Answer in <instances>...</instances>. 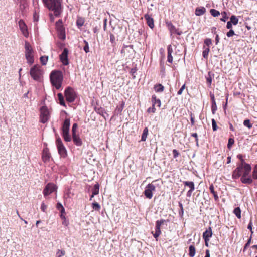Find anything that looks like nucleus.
<instances>
[{
    "instance_id": "27",
    "label": "nucleus",
    "mask_w": 257,
    "mask_h": 257,
    "mask_svg": "<svg viewBox=\"0 0 257 257\" xmlns=\"http://www.w3.org/2000/svg\"><path fill=\"white\" fill-rule=\"evenodd\" d=\"M209 190L211 193L213 195L215 200H217L218 199V196L217 195V193L214 191V186L213 184H211L210 186Z\"/></svg>"
},
{
    "instance_id": "59",
    "label": "nucleus",
    "mask_w": 257,
    "mask_h": 257,
    "mask_svg": "<svg viewBox=\"0 0 257 257\" xmlns=\"http://www.w3.org/2000/svg\"><path fill=\"white\" fill-rule=\"evenodd\" d=\"M252 221H251V220H250V221L248 225L247 228L250 230L251 234L253 233V231L252 230Z\"/></svg>"
},
{
    "instance_id": "49",
    "label": "nucleus",
    "mask_w": 257,
    "mask_h": 257,
    "mask_svg": "<svg viewBox=\"0 0 257 257\" xmlns=\"http://www.w3.org/2000/svg\"><path fill=\"white\" fill-rule=\"evenodd\" d=\"M204 44L208 46V47H209V46L212 44V40L210 38H206L204 40Z\"/></svg>"
},
{
    "instance_id": "22",
    "label": "nucleus",
    "mask_w": 257,
    "mask_h": 257,
    "mask_svg": "<svg viewBox=\"0 0 257 257\" xmlns=\"http://www.w3.org/2000/svg\"><path fill=\"white\" fill-rule=\"evenodd\" d=\"M152 101L153 105L155 106V104L157 105V106L160 107L161 102L159 99H157L155 95H153L152 96Z\"/></svg>"
},
{
    "instance_id": "18",
    "label": "nucleus",
    "mask_w": 257,
    "mask_h": 257,
    "mask_svg": "<svg viewBox=\"0 0 257 257\" xmlns=\"http://www.w3.org/2000/svg\"><path fill=\"white\" fill-rule=\"evenodd\" d=\"M144 18L146 21L147 24L148 26L153 29L154 27V20L149 14H146L144 15Z\"/></svg>"
},
{
    "instance_id": "7",
    "label": "nucleus",
    "mask_w": 257,
    "mask_h": 257,
    "mask_svg": "<svg viewBox=\"0 0 257 257\" xmlns=\"http://www.w3.org/2000/svg\"><path fill=\"white\" fill-rule=\"evenodd\" d=\"M66 101L71 103L74 101L76 97V93L71 87H67L64 92Z\"/></svg>"
},
{
    "instance_id": "53",
    "label": "nucleus",
    "mask_w": 257,
    "mask_h": 257,
    "mask_svg": "<svg viewBox=\"0 0 257 257\" xmlns=\"http://www.w3.org/2000/svg\"><path fill=\"white\" fill-rule=\"evenodd\" d=\"M161 234V231H155V233H153V236L154 237V238L156 240H157L158 237Z\"/></svg>"
},
{
    "instance_id": "4",
    "label": "nucleus",
    "mask_w": 257,
    "mask_h": 257,
    "mask_svg": "<svg viewBox=\"0 0 257 257\" xmlns=\"http://www.w3.org/2000/svg\"><path fill=\"white\" fill-rule=\"evenodd\" d=\"M70 119L66 118L62 126V136L66 142H70L72 138L69 134Z\"/></svg>"
},
{
    "instance_id": "19",
    "label": "nucleus",
    "mask_w": 257,
    "mask_h": 257,
    "mask_svg": "<svg viewBox=\"0 0 257 257\" xmlns=\"http://www.w3.org/2000/svg\"><path fill=\"white\" fill-rule=\"evenodd\" d=\"M211 100V110L213 114H215L217 110V105L216 104L215 96L213 93L210 92V93Z\"/></svg>"
},
{
    "instance_id": "44",
    "label": "nucleus",
    "mask_w": 257,
    "mask_h": 257,
    "mask_svg": "<svg viewBox=\"0 0 257 257\" xmlns=\"http://www.w3.org/2000/svg\"><path fill=\"white\" fill-rule=\"evenodd\" d=\"M234 139L233 138H230L228 139V144H227L228 148L230 149L232 147V146L234 144Z\"/></svg>"
},
{
    "instance_id": "34",
    "label": "nucleus",
    "mask_w": 257,
    "mask_h": 257,
    "mask_svg": "<svg viewBox=\"0 0 257 257\" xmlns=\"http://www.w3.org/2000/svg\"><path fill=\"white\" fill-rule=\"evenodd\" d=\"M209 51V47L206 48L205 46H204V50L202 53V56L205 59L208 58Z\"/></svg>"
},
{
    "instance_id": "64",
    "label": "nucleus",
    "mask_w": 257,
    "mask_h": 257,
    "mask_svg": "<svg viewBox=\"0 0 257 257\" xmlns=\"http://www.w3.org/2000/svg\"><path fill=\"white\" fill-rule=\"evenodd\" d=\"M194 190H189L186 194V196L188 197H190L192 195V193Z\"/></svg>"
},
{
    "instance_id": "40",
    "label": "nucleus",
    "mask_w": 257,
    "mask_h": 257,
    "mask_svg": "<svg viewBox=\"0 0 257 257\" xmlns=\"http://www.w3.org/2000/svg\"><path fill=\"white\" fill-rule=\"evenodd\" d=\"M56 207H57V209L60 211V212H65V209L61 203H60V202L57 203Z\"/></svg>"
},
{
    "instance_id": "10",
    "label": "nucleus",
    "mask_w": 257,
    "mask_h": 257,
    "mask_svg": "<svg viewBox=\"0 0 257 257\" xmlns=\"http://www.w3.org/2000/svg\"><path fill=\"white\" fill-rule=\"evenodd\" d=\"M56 28L59 38L62 40H64L66 37L65 30L62 25V20L60 19L56 23Z\"/></svg>"
},
{
    "instance_id": "55",
    "label": "nucleus",
    "mask_w": 257,
    "mask_h": 257,
    "mask_svg": "<svg viewBox=\"0 0 257 257\" xmlns=\"http://www.w3.org/2000/svg\"><path fill=\"white\" fill-rule=\"evenodd\" d=\"M173 53V48L171 45H169L167 47V53L171 54Z\"/></svg>"
},
{
    "instance_id": "13",
    "label": "nucleus",
    "mask_w": 257,
    "mask_h": 257,
    "mask_svg": "<svg viewBox=\"0 0 257 257\" xmlns=\"http://www.w3.org/2000/svg\"><path fill=\"white\" fill-rule=\"evenodd\" d=\"M68 50L67 48H64L62 53L60 55V60L64 65L69 64V60L68 58Z\"/></svg>"
},
{
    "instance_id": "38",
    "label": "nucleus",
    "mask_w": 257,
    "mask_h": 257,
    "mask_svg": "<svg viewBox=\"0 0 257 257\" xmlns=\"http://www.w3.org/2000/svg\"><path fill=\"white\" fill-rule=\"evenodd\" d=\"M92 207L96 211H99L100 209V205L96 202H94L92 204Z\"/></svg>"
},
{
    "instance_id": "36",
    "label": "nucleus",
    "mask_w": 257,
    "mask_h": 257,
    "mask_svg": "<svg viewBox=\"0 0 257 257\" xmlns=\"http://www.w3.org/2000/svg\"><path fill=\"white\" fill-rule=\"evenodd\" d=\"M210 13L211 15L214 17H217L219 16L220 14V12L214 9H210Z\"/></svg>"
},
{
    "instance_id": "20",
    "label": "nucleus",
    "mask_w": 257,
    "mask_h": 257,
    "mask_svg": "<svg viewBox=\"0 0 257 257\" xmlns=\"http://www.w3.org/2000/svg\"><path fill=\"white\" fill-rule=\"evenodd\" d=\"M212 236V231L210 227L206 229L203 233V239H210V238Z\"/></svg>"
},
{
    "instance_id": "8",
    "label": "nucleus",
    "mask_w": 257,
    "mask_h": 257,
    "mask_svg": "<svg viewBox=\"0 0 257 257\" xmlns=\"http://www.w3.org/2000/svg\"><path fill=\"white\" fill-rule=\"evenodd\" d=\"M56 144L58 149L59 154L63 158L67 156V150L63 145L61 138L58 136L56 138Z\"/></svg>"
},
{
    "instance_id": "23",
    "label": "nucleus",
    "mask_w": 257,
    "mask_h": 257,
    "mask_svg": "<svg viewBox=\"0 0 257 257\" xmlns=\"http://www.w3.org/2000/svg\"><path fill=\"white\" fill-rule=\"evenodd\" d=\"M214 76L211 72H209L207 76L206 77V81L208 87H210L212 83V77Z\"/></svg>"
},
{
    "instance_id": "37",
    "label": "nucleus",
    "mask_w": 257,
    "mask_h": 257,
    "mask_svg": "<svg viewBox=\"0 0 257 257\" xmlns=\"http://www.w3.org/2000/svg\"><path fill=\"white\" fill-rule=\"evenodd\" d=\"M41 64L43 65H45L48 60V57L46 56H41L40 58Z\"/></svg>"
},
{
    "instance_id": "29",
    "label": "nucleus",
    "mask_w": 257,
    "mask_h": 257,
    "mask_svg": "<svg viewBox=\"0 0 257 257\" xmlns=\"http://www.w3.org/2000/svg\"><path fill=\"white\" fill-rule=\"evenodd\" d=\"M154 89L156 92H161L163 91L164 87L162 84H158L155 85Z\"/></svg>"
},
{
    "instance_id": "26",
    "label": "nucleus",
    "mask_w": 257,
    "mask_h": 257,
    "mask_svg": "<svg viewBox=\"0 0 257 257\" xmlns=\"http://www.w3.org/2000/svg\"><path fill=\"white\" fill-rule=\"evenodd\" d=\"M99 185L98 183L95 184L93 188L92 189V193L93 195H97L99 193Z\"/></svg>"
},
{
    "instance_id": "12",
    "label": "nucleus",
    "mask_w": 257,
    "mask_h": 257,
    "mask_svg": "<svg viewBox=\"0 0 257 257\" xmlns=\"http://www.w3.org/2000/svg\"><path fill=\"white\" fill-rule=\"evenodd\" d=\"M57 187L53 183H48L43 190L44 196H47L56 190Z\"/></svg>"
},
{
    "instance_id": "50",
    "label": "nucleus",
    "mask_w": 257,
    "mask_h": 257,
    "mask_svg": "<svg viewBox=\"0 0 257 257\" xmlns=\"http://www.w3.org/2000/svg\"><path fill=\"white\" fill-rule=\"evenodd\" d=\"M235 35L234 31L233 29H230L229 31L226 33L228 37H231Z\"/></svg>"
},
{
    "instance_id": "62",
    "label": "nucleus",
    "mask_w": 257,
    "mask_h": 257,
    "mask_svg": "<svg viewBox=\"0 0 257 257\" xmlns=\"http://www.w3.org/2000/svg\"><path fill=\"white\" fill-rule=\"evenodd\" d=\"M252 178L257 179V170L254 169L252 172Z\"/></svg>"
},
{
    "instance_id": "6",
    "label": "nucleus",
    "mask_w": 257,
    "mask_h": 257,
    "mask_svg": "<svg viewBox=\"0 0 257 257\" xmlns=\"http://www.w3.org/2000/svg\"><path fill=\"white\" fill-rule=\"evenodd\" d=\"M30 74L34 80L39 81H40L42 72L40 67L35 65L30 69Z\"/></svg>"
},
{
    "instance_id": "28",
    "label": "nucleus",
    "mask_w": 257,
    "mask_h": 257,
    "mask_svg": "<svg viewBox=\"0 0 257 257\" xmlns=\"http://www.w3.org/2000/svg\"><path fill=\"white\" fill-rule=\"evenodd\" d=\"M84 23V19L82 17H78L77 20L76 21V25L78 28H80L82 27Z\"/></svg>"
},
{
    "instance_id": "42",
    "label": "nucleus",
    "mask_w": 257,
    "mask_h": 257,
    "mask_svg": "<svg viewBox=\"0 0 257 257\" xmlns=\"http://www.w3.org/2000/svg\"><path fill=\"white\" fill-rule=\"evenodd\" d=\"M65 254L64 250L58 249L56 253V257H62Z\"/></svg>"
},
{
    "instance_id": "61",
    "label": "nucleus",
    "mask_w": 257,
    "mask_h": 257,
    "mask_svg": "<svg viewBox=\"0 0 257 257\" xmlns=\"http://www.w3.org/2000/svg\"><path fill=\"white\" fill-rule=\"evenodd\" d=\"M232 24L229 21L227 22L226 28L228 29H232Z\"/></svg>"
},
{
    "instance_id": "32",
    "label": "nucleus",
    "mask_w": 257,
    "mask_h": 257,
    "mask_svg": "<svg viewBox=\"0 0 257 257\" xmlns=\"http://www.w3.org/2000/svg\"><path fill=\"white\" fill-rule=\"evenodd\" d=\"M230 22L234 25H236L238 23V19L235 15H232L230 18Z\"/></svg>"
},
{
    "instance_id": "11",
    "label": "nucleus",
    "mask_w": 257,
    "mask_h": 257,
    "mask_svg": "<svg viewBox=\"0 0 257 257\" xmlns=\"http://www.w3.org/2000/svg\"><path fill=\"white\" fill-rule=\"evenodd\" d=\"M155 190L156 187L153 184V182L152 183H149L145 187L144 191V194L147 198L151 199L153 197V192L155 191Z\"/></svg>"
},
{
    "instance_id": "39",
    "label": "nucleus",
    "mask_w": 257,
    "mask_h": 257,
    "mask_svg": "<svg viewBox=\"0 0 257 257\" xmlns=\"http://www.w3.org/2000/svg\"><path fill=\"white\" fill-rule=\"evenodd\" d=\"M243 125L246 127H247L249 128H250L252 127V125L250 123V121L249 119H245L243 121Z\"/></svg>"
},
{
    "instance_id": "17",
    "label": "nucleus",
    "mask_w": 257,
    "mask_h": 257,
    "mask_svg": "<svg viewBox=\"0 0 257 257\" xmlns=\"http://www.w3.org/2000/svg\"><path fill=\"white\" fill-rule=\"evenodd\" d=\"M73 142L75 145L77 146H81L82 144V141L80 138L79 134H73L72 135Z\"/></svg>"
},
{
    "instance_id": "9",
    "label": "nucleus",
    "mask_w": 257,
    "mask_h": 257,
    "mask_svg": "<svg viewBox=\"0 0 257 257\" xmlns=\"http://www.w3.org/2000/svg\"><path fill=\"white\" fill-rule=\"evenodd\" d=\"M40 122L45 123L50 118V113L48 108L46 106H43L40 108Z\"/></svg>"
},
{
    "instance_id": "60",
    "label": "nucleus",
    "mask_w": 257,
    "mask_h": 257,
    "mask_svg": "<svg viewBox=\"0 0 257 257\" xmlns=\"http://www.w3.org/2000/svg\"><path fill=\"white\" fill-rule=\"evenodd\" d=\"M47 209V206L44 203H42L41 206V209L43 212H45Z\"/></svg>"
},
{
    "instance_id": "31",
    "label": "nucleus",
    "mask_w": 257,
    "mask_h": 257,
    "mask_svg": "<svg viewBox=\"0 0 257 257\" xmlns=\"http://www.w3.org/2000/svg\"><path fill=\"white\" fill-rule=\"evenodd\" d=\"M148 130L147 128V127H145L143 130V133H142V135L141 136V141H145L146 140L147 137L148 135Z\"/></svg>"
},
{
    "instance_id": "52",
    "label": "nucleus",
    "mask_w": 257,
    "mask_h": 257,
    "mask_svg": "<svg viewBox=\"0 0 257 257\" xmlns=\"http://www.w3.org/2000/svg\"><path fill=\"white\" fill-rule=\"evenodd\" d=\"M167 61L170 63H172L173 62V57L172 54H168L167 55Z\"/></svg>"
},
{
    "instance_id": "21",
    "label": "nucleus",
    "mask_w": 257,
    "mask_h": 257,
    "mask_svg": "<svg viewBox=\"0 0 257 257\" xmlns=\"http://www.w3.org/2000/svg\"><path fill=\"white\" fill-rule=\"evenodd\" d=\"M206 12V9L203 7H198L196 9L195 14L196 16L203 15Z\"/></svg>"
},
{
    "instance_id": "41",
    "label": "nucleus",
    "mask_w": 257,
    "mask_h": 257,
    "mask_svg": "<svg viewBox=\"0 0 257 257\" xmlns=\"http://www.w3.org/2000/svg\"><path fill=\"white\" fill-rule=\"evenodd\" d=\"M222 15V17L220 18V20L223 22H226V21L228 19V17L227 16V13L225 11L221 13Z\"/></svg>"
},
{
    "instance_id": "47",
    "label": "nucleus",
    "mask_w": 257,
    "mask_h": 257,
    "mask_svg": "<svg viewBox=\"0 0 257 257\" xmlns=\"http://www.w3.org/2000/svg\"><path fill=\"white\" fill-rule=\"evenodd\" d=\"M161 223L158 222L157 220L156 221L155 231H161Z\"/></svg>"
},
{
    "instance_id": "56",
    "label": "nucleus",
    "mask_w": 257,
    "mask_h": 257,
    "mask_svg": "<svg viewBox=\"0 0 257 257\" xmlns=\"http://www.w3.org/2000/svg\"><path fill=\"white\" fill-rule=\"evenodd\" d=\"M156 111V108H155V106L153 105L152 107H149L148 109V112L149 113H150V112H152V113H154Z\"/></svg>"
},
{
    "instance_id": "51",
    "label": "nucleus",
    "mask_w": 257,
    "mask_h": 257,
    "mask_svg": "<svg viewBox=\"0 0 257 257\" xmlns=\"http://www.w3.org/2000/svg\"><path fill=\"white\" fill-rule=\"evenodd\" d=\"M191 136L195 138V142H196V146L197 147H198L199 146V144H198V139L197 134L196 133H192L191 134Z\"/></svg>"
},
{
    "instance_id": "33",
    "label": "nucleus",
    "mask_w": 257,
    "mask_h": 257,
    "mask_svg": "<svg viewBox=\"0 0 257 257\" xmlns=\"http://www.w3.org/2000/svg\"><path fill=\"white\" fill-rule=\"evenodd\" d=\"M233 213L238 219L241 218V210L239 207L234 208Z\"/></svg>"
},
{
    "instance_id": "1",
    "label": "nucleus",
    "mask_w": 257,
    "mask_h": 257,
    "mask_svg": "<svg viewBox=\"0 0 257 257\" xmlns=\"http://www.w3.org/2000/svg\"><path fill=\"white\" fill-rule=\"evenodd\" d=\"M237 158L239 159L240 162L237 164V167L243 169V174L241 177V181L243 184H251L253 180L249 174L251 170V167L250 164L246 163L243 159L242 154H238Z\"/></svg>"
},
{
    "instance_id": "54",
    "label": "nucleus",
    "mask_w": 257,
    "mask_h": 257,
    "mask_svg": "<svg viewBox=\"0 0 257 257\" xmlns=\"http://www.w3.org/2000/svg\"><path fill=\"white\" fill-rule=\"evenodd\" d=\"M179 206L180 208V210L179 211V213L180 214V215H183V205L182 203H179Z\"/></svg>"
},
{
    "instance_id": "35",
    "label": "nucleus",
    "mask_w": 257,
    "mask_h": 257,
    "mask_svg": "<svg viewBox=\"0 0 257 257\" xmlns=\"http://www.w3.org/2000/svg\"><path fill=\"white\" fill-rule=\"evenodd\" d=\"M39 10L37 9L36 8L35 9V12L33 14V20L34 22H38L39 20Z\"/></svg>"
},
{
    "instance_id": "58",
    "label": "nucleus",
    "mask_w": 257,
    "mask_h": 257,
    "mask_svg": "<svg viewBox=\"0 0 257 257\" xmlns=\"http://www.w3.org/2000/svg\"><path fill=\"white\" fill-rule=\"evenodd\" d=\"M172 153H173V157L175 158L177 157L179 155V153H178V151L176 149H174L172 151Z\"/></svg>"
},
{
    "instance_id": "63",
    "label": "nucleus",
    "mask_w": 257,
    "mask_h": 257,
    "mask_svg": "<svg viewBox=\"0 0 257 257\" xmlns=\"http://www.w3.org/2000/svg\"><path fill=\"white\" fill-rule=\"evenodd\" d=\"M251 238L250 237L247 242L245 244V245H244V251L247 248V247L250 245V242H251Z\"/></svg>"
},
{
    "instance_id": "45",
    "label": "nucleus",
    "mask_w": 257,
    "mask_h": 257,
    "mask_svg": "<svg viewBox=\"0 0 257 257\" xmlns=\"http://www.w3.org/2000/svg\"><path fill=\"white\" fill-rule=\"evenodd\" d=\"M110 41L113 45L116 44L115 37L113 34H110Z\"/></svg>"
},
{
    "instance_id": "46",
    "label": "nucleus",
    "mask_w": 257,
    "mask_h": 257,
    "mask_svg": "<svg viewBox=\"0 0 257 257\" xmlns=\"http://www.w3.org/2000/svg\"><path fill=\"white\" fill-rule=\"evenodd\" d=\"M77 128H78V124L76 123H74L72 125V135L77 134Z\"/></svg>"
},
{
    "instance_id": "16",
    "label": "nucleus",
    "mask_w": 257,
    "mask_h": 257,
    "mask_svg": "<svg viewBox=\"0 0 257 257\" xmlns=\"http://www.w3.org/2000/svg\"><path fill=\"white\" fill-rule=\"evenodd\" d=\"M166 25L171 33H176L178 35H181L182 34L181 32L178 31V30L175 28V27L170 22H166Z\"/></svg>"
},
{
    "instance_id": "48",
    "label": "nucleus",
    "mask_w": 257,
    "mask_h": 257,
    "mask_svg": "<svg viewBox=\"0 0 257 257\" xmlns=\"http://www.w3.org/2000/svg\"><path fill=\"white\" fill-rule=\"evenodd\" d=\"M211 121H212L213 131H215L217 129V126L216 121L214 119H212Z\"/></svg>"
},
{
    "instance_id": "57",
    "label": "nucleus",
    "mask_w": 257,
    "mask_h": 257,
    "mask_svg": "<svg viewBox=\"0 0 257 257\" xmlns=\"http://www.w3.org/2000/svg\"><path fill=\"white\" fill-rule=\"evenodd\" d=\"M185 88V84H184L182 86L181 88L178 91V92H177L178 95L182 94V93L183 90H184Z\"/></svg>"
},
{
    "instance_id": "3",
    "label": "nucleus",
    "mask_w": 257,
    "mask_h": 257,
    "mask_svg": "<svg viewBox=\"0 0 257 257\" xmlns=\"http://www.w3.org/2000/svg\"><path fill=\"white\" fill-rule=\"evenodd\" d=\"M50 81L53 86L57 89L61 87L63 76L60 71H53L50 76Z\"/></svg>"
},
{
    "instance_id": "15",
    "label": "nucleus",
    "mask_w": 257,
    "mask_h": 257,
    "mask_svg": "<svg viewBox=\"0 0 257 257\" xmlns=\"http://www.w3.org/2000/svg\"><path fill=\"white\" fill-rule=\"evenodd\" d=\"M243 169L237 167V168L233 171L232 178L234 179L239 178L241 174H243Z\"/></svg>"
},
{
    "instance_id": "24",
    "label": "nucleus",
    "mask_w": 257,
    "mask_h": 257,
    "mask_svg": "<svg viewBox=\"0 0 257 257\" xmlns=\"http://www.w3.org/2000/svg\"><path fill=\"white\" fill-rule=\"evenodd\" d=\"M57 96H58V100L59 101V104L62 106L66 107V106L65 105V103L64 101V97H63V94L61 93H59L57 94Z\"/></svg>"
},
{
    "instance_id": "5",
    "label": "nucleus",
    "mask_w": 257,
    "mask_h": 257,
    "mask_svg": "<svg viewBox=\"0 0 257 257\" xmlns=\"http://www.w3.org/2000/svg\"><path fill=\"white\" fill-rule=\"evenodd\" d=\"M25 57L27 63L32 65L34 62V56L33 55V50L30 43L26 41L25 43Z\"/></svg>"
},
{
    "instance_id": "30",
    "label": "nucleus",
    "mask_w": 257,
    "mask_h": 257,
    "mask_svg": "<svg viewBox=\"0 0 257 257\" xmlns=\"http://www.w3.org/2000/svg\"><path fill=\"white\" fill-rule=\"evenodd\" d=\"M195 248L193 245H190L189 247V255L190 257L194 256L195 254Z\"/></svg>"
},
{
    "instance_id": "2",
    "label": "nucleus",
    "mask_w": 257,
    "mask_h": 257,
    "mask_svg": "<svg viewBox=\"0 0 257 257\" xmlns=\"http://www.w3.org/2000/svg\"><path fill=\"white\" fill-rule=\"evenodd\" d=\"M44 5L50 10L54 12L56 17L60 16L62 12V6L60 0H42Z\"/></svg>"
},
{
    "instance_id": "25",
    "label": "nucleus",
    "mask_w": 257,
    "mask_h": 257,
    "mask_svg": "<svg viewBox=\"0 0 257 257\" xmlns=\"http://www.w3.org/2000/svg\"><path fill=\"white\" fill-rule=\"evenodd\" d=\"M183 184L185 186H188L190 189L189 190H194L195 189V185L194 183L192 181H184Z\"/></svg>"
},
{
    "instance_id": "43",
    "label": "nucleus",
    "mask_w": 257,
    "mask_h": 257,
    "mask_svg": "<svg viewBox=\"0 0 257 257\" xmlns=\"http://www.w3.org/2000/svg\"><path fill=\"white\" fill-rule=\"evenodd\" d=\"M84 43H85V46H84L83 49L86 53H88L89 52L88 42L86 40H84Z\"/></svg>"
},
{
    "instance_id": "14",
    "label": "nucleus",
    "mask_w": 257,
    "mask_h": 257,
    "mask_svg": "<svg viewBox=\"0 0 257 257\" xmlns=\"http://www.w3.org/2000/svg\"><path fill=\"white\" fill-rule=\"evenodd\" d=\"M20 29L25 37H27L28 36V31L27 26L25 24L24 22L22 20H20L18 22Z\"/></svg>"
}]
</instances>
